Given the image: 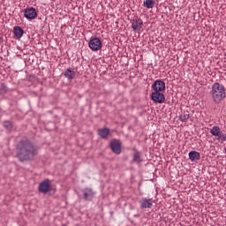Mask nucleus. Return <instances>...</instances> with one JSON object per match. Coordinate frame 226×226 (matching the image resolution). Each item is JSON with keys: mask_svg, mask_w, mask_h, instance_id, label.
<instances>
[{"mask_svg": "<svg viewBox=\"0 0 226 226\" xmlns=\"http://www.w3.org/2000/svg\"><path fill=\"white\" fill-rule=\"evenodd\" d=\"M38 156V148L29 139H23L17 145L16 158L19 162H31Z\"/></svg>", "mask_w": 226, "mask_h": 226, "instance_id": "f257e3e1", "label": "nucleus"}, {"mask_svg": "<svg viewBox=\"0 0 226 226\" xmlns=\"http://www.w3.org/2000/svg\"><path fill=\"white\" fill-rule=\"evenodd\" d=\"M210 94L215 103L223 102L226 97L225 87L220 83H215L212 86Z\"/></svg>", "mask_w": 226, "mask_h": 226, "instance_id": "f03ea898", "label": "nucleus"}, {"mask_svg": "<svg viewBox=\"0 0 226 226\" xmlns=\"http://www.w3.org/2000/svg\"><path fill=\"white\" fill-rule=\"evenodd\" d=\"M210 133L213 137H217V140L219 142H226V133L222 132V128L220 126H214L210 129Z\"/></svg>", "mask_w": 226, "mask_h": 226, "instance_id": "7ed1b4c3", "label": "nucleus"}, {"mask_svg": "<svg viewBox=\"0 0 226 226\" xmlns=\"http://www.w3.org/2000/svg\"><path fill=\"white\" fill-rule=\"evenodd\" d=\"M88 47L91 50L96 51L102 49V41L99 38H93L88 42Z\"/></svg>", "mask_w": 226, "mask_h": 226, "instance_id": "20e7f679", "label": "nucleus"}, {"mask_svg": "<svg viewBox=\"0 0 226 226\" xmlns=\"http://www.w3.org/2000/svg\"><path fill=\"white\" fill-rule=\"evenodd\" d=\"M151 100L154 103H165V95L162 92H154L151 94Z\"/></svg>", "mask_w": 226, "mask_h": 226, "instance_id": "39448f33", "label": "nucleus"}, {"mask_svg": "<svg viewBox=\"0 0 226 226\" xmlns=\"http://www.w3.org/2000/svg\"><path fill=\"white\" fill-rule=\"evenodd\" d=\"M154 92L163 93L165 91V83L162 79L155 80L152 85Z\"/></svg>", "mask_w": 226, "mask_h": 226, "instance_id": "423d86ee", "label": "nucleus"}, {"mask_svg": "<svg viewBox=\"0 0 226 226\" xmlns=\"http://www.w3.org/2000/svg\"><path fill=\"white\" fill-rule=\"evenodd\" d=\"M24 16L26 19H28V20H34V19L38 17V12H36V9L31 7L24 11Z\"/></svg>", "mask_w": 226, "mask_h": 226, "instance_id": "0eeeda50", "label": "nucleus"}, {"mask_svg": "<svg viewBox=\"0 0 226 226\" xmlns=\"http://www.w3.org/2000/svg\"><path fill=\"white\" fill-rule=\"evenodd\" d=\"M38 189L41 193H48L50 191V180L45 179L41 182Z\"/></svg>", "mask_w": 226, "mask_h": 226, "instance_id": "6e6552de", "label": "nucleus"}, {"mask_svg": "<svg viewBox=\"0 0 226 226\" xmlns=\"http://www.w3.org/2000/svg\"><path fill=\"white\" fill-rule=\"evenodd\" d=\"M140 209H151L153 207V199L142 198L139 200Z\"/></svg>", "mask_w": 226, "mask_h": 226, "instance_id": "1a4fd4ad", "label": "nucleus"}, {"mask_svg": "<svg viewBox=\"0 0 226 226\" xmlns=\"http://www.w3.org/2000/svg\"><path fill=\"white\" fill-rule=\"evenodd\" d=\"M143 25H144V21H142V19H134L132 23V29L133 31H140L142 29Z\"/></svg>", "mask_w": 226, "mask_h": 226, "instance_id": "9d476101", "label": "nucleus"}, {"mask_svg": "<svg viewBox=\"0 0 226 226\" xmlns=\"http://www.w3.org/2000/svg\"><path fill=\"white\" fill-rule=\"evenodd\" d=\"M110 147L115 154H121V144H119V142L112 141L110 143Z\"/></svg>", "mask_w": 226, "mask_h": 226, "instance_id": "9b49d317", "label": "nucleus"}, {"mask_svg": "<svg viewBox=\"0 0 226 226\" xmlns=\"http://www.w3.org/2000/svg\"><path fill=\"white\" fill-rule=\"evenodd\" d=\"M109 133H110V130H109V128L107 127L98 130V135L100 136L101 139H107Z\"/></svg>", "mask_w": 226, "mask_h": 226, "instance_id": "f8f14e48", "label": "nucleus"}, {"mask_svg": "<svg viewBox=\"0 0 226 226\" xmlns=\"http://www.w3.org/2000/svg\"><path fill=\"white\" fill-rule=\"evenodd\" d=\"M189 160H191V162H197L200 160V153L197 151H191L189 153Z\"/></svg>", "mask_w": 226, "mask_h": 226, "instance_id": "ddd939ff", "label": "nucleus"}, {"mask_svg": "<svg viewBox=\"0 0 226 226\" xmlns=\"http://www.w3.org/2000/svg\"><path fill=\"white\" fill-rule=\"evenodd\" d=\"M64 75L69 80H72V79H75V71L69 68L64 72Z\"/></svg>", "mask_w": 226, "mask_h": 226, "instance_id": "4468645a", "label": "nucleus"}, {"mask_svg": "<svg viewBox=\"0 0 226 226\" xmlns=\"http://www.w3.org/2000/svg\"><path fill=\"white\" fill-rule=\"evenodd\" d=\"M154 0H145L143 2L144 8H147V10H152V8H154Z\"/></svg>", "mask_w": 226, "mask_h": 226, "instance_id": "2eb2a0df", "label": "nucleus"}, {"mask_svg": "<svg viewBox=\"0 0 226 226\" xmlns=\"http://www.w3.org/2000/svg\"><path fill=\"white\" fill-rule=\"evenodd\" d=\"M14 35L16 38L20 39L21 36H24V30L20 26H15Z\"/></svg>", "mask_w": 226, "mask_h": 226, "instance_id": "dca6fc26", "label": "nucleus"}, {"mask_svg": "<svg viewBox=\"0 0 226 226\" xmlns=\"http://www.w3.org/2000/svg\"><path fill=\"white\" fill-rule=\"evenodd\" d=\"M178 119L182 121V123H186L188 119H190V114L189 113H184L178 116Z\"/></svg>", "mask_w": 226, "mask_h": 226, "instance_id": "f3484780", "label": "nucleus"}, {"mask_svg": "<svg viewBox=\"0 0 226 226\" xmlns=\"http://www.w3.org/2000/svg\"><path fill=\"white\" fill-rule=\"evenodd\" d=\"M4 127L9 132H11V130H13V124H11L10 121H4Z\"/></svg>", "mask_w": 226, "mask_h": 226, "instance_id": "a211bd4d", "label": "nucleus"}, {"mask_svg": "<svg viewBox=\"0 0 226 226\" xmlns=\"http://www.w3.org/2000/svg\"><path fill=\"white\" fill-rule=\"evenodd\" d=\"M89 197H93V191L90 189H86L84 191V198L86 199V200H87Z\"/></svg>", "mask_w": 226, "mask_h": 226, "instance_id": "6ab92c4d", "label": "nucleus"}, {"mask_svg": "<svg viewBox=\"0 0 226 226\" xmlns=\"http://www.w3.org/2000/svg\"><path fill=\"white\" fill-rule=\"evenodd\" d=\"M133 161L136 162V163H140V154H139V153L133 154Z\"/></svg>", "mask_w": 226, "mask_h": 226, "instance_id": "aec40b11", "label": "nucleus"}]
</instances>
